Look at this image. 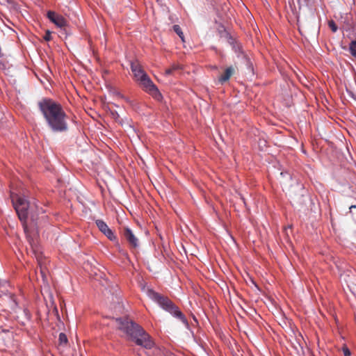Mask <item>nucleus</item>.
Listing matches in <instances>:
<instances>
[{"label": "nucleus", "mask_w": 356, "mask_h": 356, "mask_svg": "<svg viewBox=\"0 0 356 356\" xmlns=\"http://www.w3.org/2000/svg\"><path fill=\"white\" fill-rule=\"evenodd\" d=\"M50 38H51V35H50V33L49 32H47L44 36V40H50Z\"/></svg>", "instance_id": "obj_18"}, {"label": "nucleus", "mask_w": 356, "mask_h": 356, "mask_svg": "<svg viewBox=\"0 0 356 356\" xmlns=\"http://www.w3.org/2000/svg\"><path fill=\"white\" fill-rule=\"evenodd\" d=\"M96 225L98 229L111 241H115L116 236L113 231L108 227L106 223L102 220H97L95 221Z\"/></svg>", "instance_id": "obj_6"}, {"label": "nucleus", "mask_w": 356, "mask_h": 356, "mask_svg": "<svg viewBox=\"0 0 356 356\" xmlns=\"http://www.w3.org/2000/svg\"><path fill=\"white\" fill-rule=\"evenodd\" d=\"M353 207L355 208V206H350V209H352V208H353Z\"/></svg>", "instance_id": "obj_21"}, {"label": "nucleus", "mask_w": 356, "mask_h": 356, "mask_svg": "<svg viewBox=\"0 0 356 356\" xmlns=\"http://www.w3.org/2000/svg\"><path fill=\"white\" fill-rule=\"evenodd\" d=\"M35 208L37 209V210H38V213H39L40 211H41V212H43V211H42V208L40 209V210H39V209H38V205H36V204H35Z\"/></svg>", "instance_id": "obj_20"}, {"label": "nucleus", "mask_w": 356, "mask_h": 356, "mask_svg": "<svg viewBox=\"0 0 356 356\" xmlns=\"http://www.w3.org/2000/svg\"><path fill=\"white\" fill-rule=\"evenodd\" d=\"M47 17L51 22H53L58 27L62 28L66 26L67 22L63 16L56 14L54 11H48Z\"/></svg>", "instance_id": "obj_7"}, {"label": "nucleus", "mask_w": 356, "mask_h": 356, "mask_svg": "<svg viewBox=\"0 0 356 356\" xmlns=\"http://www.w3.org/2000/svg\"><path fill=\"white\" fill-rule=\"evenodd\" d=\"M111 113L115 120H118L119 119L120 116L116 111H111Z\"/></svg>", "instance_id": "obj_16"}, {"label": "nucleus", "mask_w": 356, "mask_h": 356, "mask_svg": "<svg viewBox=\"0 0 356 356\" xmlns=\"http://www.w3.org/2000/svg\"><path fill=\"white\" fill-rule=\"evenodd\" d=\"M342 350H343L344 356H350V355H351L350 351L347 347H343Z\"/></svg>", "instance_id": "obj_14"}, {"label": "nucleus", "mask_w": 356, "mask_h": 356, "mask_svg": "<svg viewBox=\"0 0 356 356\" xmlns=\"http://www.w3.org/2000/svg\"><path fill=\"white\" fill-rule=\"evenodd\" d=\"M349 51L352 56L356 57V40H353L350 43Z\"/></svg>", "instance_id": "obj_12"}, {"label": "nucleus", "mask_w": 356, "mask_h": 356, "mask_svg": "<svg viewBox=\"0 0 356 356\" xmlns=\"http://www.w3.org/2000/svg\"><path fill=\"white\" fill-rule=\"evenodd\" d=\"M328 26L332 30L333 33H336L338 30V27L336 23L333 20H330L328 22Z\"/></svg>", "instance_id": "obj_13"}, {"label": "nucleus", "mask_w": 356, "mask_h": 356, "mask_svg": "<svg viewBox=\"0 0 356 356\" xmlns=\"http://www.w3.org/2000/svg\"><path fill=\"white\" fill-rule=\"evenodd\" d=\"M172 72H172V69L169 68V69H167V70H165V74H166V75H170V74H172Z\"/></svg>", "instance_id": "obj_17"}, {"label": "nucleus", "mask_w": 356, "mask_h": 356, "mask_svg": "<svg viewBox=\"0 0 356 356\" xmlns=\"http://www.w3.org/2000/svg\"><path fill=\"white\" fill-rule=\"evenodd\" d=\"M67 337L65 334L61 332L58 337V342L60 346H66L67 343Z\"/></svg>", "instance_id": "obj_10"}, {"label": "nucleus", "mask_w": 356, "mask_h": 356, "mask_svg": "<svg viewBox=\"0 0 356 356\" xmlns=\"http://www.w3.org/2000/svg\"><path fill=\"white\" fill-rule=\"evenodd\" d=\"M1 3H11V0H0Z\"/></svg>", "instance_id": "obj_19"}, {"label": "nucleus", "mask_w": 356, "mask_h": 356, "mask_svg": "<svg viewBox=\"0 0 356 356\" xmlns=\"http://www.w3.org/2000/svg\"><path fill=\"white\" fill-rule=\"evenodd\" d=\"M10 197L19 220L25 222L29 216V210L31 211L30 212H32L33 206L24 197L19 196L14 193H11Z\"/></svg>", "instance_id": "obj_5"}, {"label": "nucleus", "mask_w": 356, "mask_h": 356, "mask_svg": "<svg viewBox=\"0 0 356 356\" xmlns=\"http://www.w3.org/2000/svg\"><path fill=\"white\" fill-rule=\"evenodd\" d=\"M170 68L172 69V72H175L176 70H180L181 66L179 64H173Z\"/></svg>", "instance_id": "obj_15"}, {"label": "nucleus", "mask_w": 356, "mask_h": 356, "mask_svg": "<svg viewBox=\"0 0 356 356\" xmlns=\"http://www.w3.org/2000/svg\"><path fill=\"white\" fill-rule=\"evenodd\" d=\"M147 294L150 299L156 302L163 309L180 319L185 326L188 327V323L184 315L168 298L161 296L152 289H148Z\"/></svg>", "instance_id": "obj_4"}, {"label": "nucleus", "mask_w": 356, "mask_h": 356, "mask_svg": "<svg viewBox=\"0 0 356 356\" xmlns=\"http://www.w3.org/2000/svg\"><path fill=\"white\" fill-rule=\"evenodd\" d=\"M131 70L135 80L140 85L143 90L151 95L155 99L160 101L162 95L156 85L137 61L131 62Z\"/></svg>", "instance_id": "obj_3"}, {"label": "nucleus", "mask_w": 356, "mask_h": 356, "mask_svg": "<svg viewBox=\"0 0 356 356\" xmlns=\"http://www.w3.org/2000/svg\"><path fill=\"white\" fill-rule=\"evenodd\" d=\"M234 73V68L232 67H227L224 74L219 77L218 81L221 83H223L224 82L227 81L229 79L231 76Z\"/></svg>", "instance_id": "obj_9"}, {"label": "nucleus", "mask_w": 356, "mask_h": 356, "mask_svg": "<svg viewBox=\"0 0 356 356\" xmlns=\"http://www.w3.org/2000/svg\"><path fill=\"white\" fill-rule=\"evenodd\" d=\"M123 254L126 256L127 255L126 252H123Z\"/></svg>", "instance_id": "obj_22"}, {"label": "nucleus", "mask_w": 356, "mask_h": 356, "mask_svg": "<svg viewBox=\"0 0 356 356\" xmlns=\"http://www.w3.org/2000/svg\"><path fill=\"white\" fill-rule=\"evenodd\" d=\"M174 31L179 35L182 42H184V35L181 31V29L179 25H174L172 27Z\"/></svg>", "instance_id": "obj_11"}, {"label": "nucleus", "mask_w": 356, "mask_h": 356, "mask_svg": "<svg viewBox=\"0 0 356 356\" xmlns=\"http://www.w3.org/2000/svg\"><path fill=\"white\" fill-rule=\"evenodd\" d=\"M38 107L52 131L63 132L67 130V115L59 103L44 98L38 102Z\"/></svg>", "instance_id": "obj_1"}, {"label": "nucleus", "mask_w": 356, "mask_h": 356, "mask_svg": "<svg viewBox=\"0 0 356 356\" xmlns=\"http://www.w3.org/2000/svg\"><path fill=\"white\" fill-rule=\"evenodd\" d=\"M119 330L124 332L129 339L147 349L154 346V342L150 336L141 326L129 320L128 318H118L115 319Z\"/></svg>", "instance_id": "obj_2"}, {"label": "nucleus", "mask_w": 356, "mask_h": 356, "mask_svg": "<svg viewBox=\"0 0 356 356\" xmlns=\"http://www.w3.org/2000/svg\"><path fill=\"white\" fill-rule=\"evenodd\" d=\"M123 235L126 240L132 247L137 248L138 246V240L133 234L131 229H129V227L124 228Z\"/></svg>", "instance_id": "obj_8"}]
</instances>
